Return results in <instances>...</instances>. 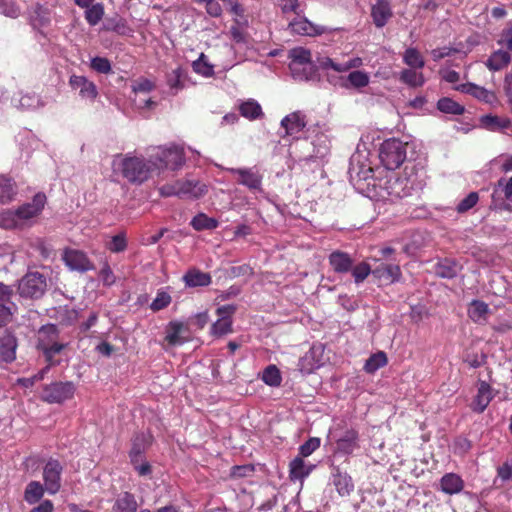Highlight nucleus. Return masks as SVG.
I'll return each mask as SVG.
<instances>
[{
  "label": "nucleus",
  "instance_id": "nucleus-1",
  "mask_svg": "<svg viewBox=\"0 0 512 512\" xmlns=\"http://www.w3.org/2000/svg\"><path fill=\"white\" fill-rule=\"evenodd\" d=\"M152 163L151 157L150 160L146 161L144 158L136 156H125L121 158L119 167L123 177L130 183L141 184L149 178L154 168Z\"/></svg>",
  "mask_w": 512,
  "mask_h": 512
},
{
  "label": "nucleus",
  "instance_id": "nucleus-2",
  "mask_svg": "<svg viewBox=\"0 0 512 512\" xmlns=\"http://www.w3.org/2000/svg\"><path fill=\"white\" fill-rule=\"evenodd\" d=\"M407 143L398 139L385 140L380 147L379 157L388 170L397 169L406 159Z\"/></svg>",
  "mask_w": 512,
  "mask_h": 512
},
{
  "label": "nucleus",
  "instance_id": "nucleus-3",
  "mask_svg": "<svg viewBox=\"0 0 512 512\" xmlns=\"http://www.w3.org/2000/svg\"><path fill=\"white\" fill-rule=\"evenodd\" d=\"M47 279L40 272H28L19 281L18 292L21 297L40 299L47 291Z\"/></svg>",
  "mask_w": 512,
  "mask_h": 512
},
{
  "label": "nucleus",
  "instance_id": "nucleus-4",
  "mask_svg": "<svg viewBox=\"0 0 512 512\" xmlns=\"http://www.w3.org/2000/svg\"><path fill=\"white\" fill-rule=\"evenodd\" d=\"M154 168L178 169L185 162L184 149L178 146L158 148L156 153L151 155Z\"/></svg>",
  "mask_w": 512,
  "mask_h": 512
},
{
  "label": "nucleus",
  "instance_id": "nucleus-5",
  "mask_svg": "<svg viewBox=\"0 0 512 512\" xmlns=\"http://www.w3.org/2000/svg\"><path fill=\"white\" fill-rule=\"evenodd\" d=\"M75 393L73 382H54L46 385L43 390L42 398L48 403H62L71 399Z\"/></svg>",
  "mask_w": 512,
  "mask_h": 512
},
{
  "label": "nucleus",
  "instance_id": "nucleus-6",
  "mask_svg": "<svg viewBox=\"0 0 512 512\" xmlns=\"http://www.w3.org/2000/svg\"><path fill=\"white\" fill-rule=\"evenodd\" d=\"M45 202L46 196L38 193L34 196L31 203H26L15 210L21 228L29 225L30 220L40 214L44 208Z\"/></svg>",
  "mask_w": 512,
  "mask_h": 512
},
{
  "label": "nucleus",
  "instance_id": "nucleus-7",
  "mask_svg": "<svg viewBox=\"0 0 512 512\" xmlns=\"http://www.w3.org/2000/svg\"><path fill=\"white\" fill-rule=\"evenodd\" d=\"M61 464L54 459H50L43 470V479L45 489L50 494H55L61 487Z\"/></svg>",
  "mask_w": 512,
  "mask_h": 512
},
{
  "label": "nucleus",
  "instance_id": "nucleus-8",
  "mask_svg": "<svg viewBox=\"0 0 512 512\" xmlns=\"http://www.w3.org/2000/svg\"><path fill=\"white\" fill-rule=\"evenodd\" d=\"M385 189L391 200L402 199L411 194L412 185L407 177H391L386 181Z\"/></svg>",
  "mask_w": 512,
  "mask_h": 512
},
{
  "label": "nucleus",
  "instance_id": "nucleus-9",
  "mask_svg": "<svg viewBox=\"0 0 512 512\" xmlns=\"http://www.w3.org/2000/svg\"><path fill=\"white\" fill-rule=\"evenodd\" d=\"M229 171L238 176V183L250 190L261 191L262 175L252 168H231Z\"/></svg>",
  "mask_w": 512,
  "mask_h": 512
},
{
  "label": "nucleus",
  "instance_id": "nucleus-10",
  "mask_svg": "<svg viewBox=\"0 0 512 512\" xmlns=\"http://www.w3.org/2000/svg\"><path fill=\"white\" fill-rule=\"evenodd\" d=\"M63 260L71 270L83 273L94 269L86 254L79 250H66L63 254Z\"/></svg>",
  "mask_w": 512,
  "mask_h": 512
},
{
  "label": "nucleus",
  "instance_id": "nucleus-11",
  "mask_svg": "<svg viewBox=\"0 0 512 512\" xmlns=\"http://www.w3.org/2000/svg\"><path fill=\"white\" fill-rule=\"evenodd\" d=\"M392 16L393 12L389 0H377L371 7V17L377 28L384 27Z\"/></svg>",
  "mask_w": 512,
  "mask_h": 512
},
{
  "label": "nucleus",
  "instance_id": "nucleus-12",
  "mask_svg": "<svg viewBox=\"0 0 512 512\" xmlns=\"http://www.w3.org/2000/svg\"><path fill=\"white\" fill-rule=\"evenodd\" d=\"M177 186L178 197L181 198H199L207 192V187L197 180H179Z\"/></svg>",
  "mask_w": 512,
  "mask_h": 512
},
{
  "label": "nucleus",
  "instance_id": "nucleus-13",
  "mask_svg": "<svg viewBox=\"0 0 512 512\" xmlns=\"http://www.w3.org/2000/svg\"><path fill=\"white\" fill-rule=\"evenodd\" d=\"M456 90L465 94H469L472 97L486 104H493L494 102H496L497 99L494 92L487 90L484 87L478 86L474 83H465L458 85L456 87Z\"/></svg>",
  "mask_w": 512,
  "mask_h": 512
},
{
  "label": "nucleus",
  "instance_id": "nucleus-14",
  "mask_svg": "<svg viewBox=\"0 0 512 512\" xmlns=\"http://www.w3.org/2000/svg\"><path fill=\"white\" fill-rule=\"evenodd\" d=\"M289 29L292 33L304 35V36H315L321 35L326 32V28L323 26H317L308 21L306 18H297L289 23Z\"/></svg>",
  "mask_w": 512,
  "mask_h": 512
},
{
  "label": "nucleus",
  "instance_id": "nucleus-15",
  "mask_svg": "<svg viewBox=\"0 0 512 512\" xmlns=\"http://www.w3.org/2000/svg\"><path fill=\"white\" fill-rule=\"evenodd\" d=\"M69 84L73 89L79 90L82 98L94 100L98 95L96 85L84 76L72 75Z\"/></svg>",
  "mask_w": 512,
  "mask_h": 512
},
{
  "label": "nucleus",
  "instance_id": "nucleus-16",
  "mask_svg": "<svg viewBox=\"0 0 512 512\" xmlns=\"http://www.w3.org/2000/svg\"><path fill=\"white\" fill-rule=\"evenodd\" d=\"M12 294L13 290L9 286L0 283V327L6 325L11 320Z\"/></svg>",
  "mask_w": 512,
  "mask_h": 512
},
{
  "label": "nucleus",
  "instance_id": "nucleus-17",
  "mask_svg": "<svg viewBox=\"0 0 512 512\" xmlns=\"http://www.w3.org/2000/svg\"><path fill=\"white\" fill-rule=\"evenodd\" d=\"M332 482L340 495H348L353 490L351 477L340 469L339 466L331 465Z\"/></svg>",
  "mask_w": 512,
  "mask_h": 512
},
{
  "label": "nucleus",
  "instance_id": "nucleus-18",
  "mask_svg": "<svg viewBox=\"0 0 512 512\" xmlns=\"http://www.w3.org/2000/svg\"><path fill=\"white\" fill-rule=\"evenodd\" d=\"M372 275L381 282L393 283L399 280L401 271L398 265L380 263L373 269Z\"/></svg>",
  "mask_w": 512,
  "mask_h": 512
},
{
  "label": "nucleus",
  "instance_id": "nucleus-19",
  "mask_svg": "<svg viewBox=\"0 0 512 512\" xmlns=\"http://www.w3.org/2000/svg\"><path fill=\"white\" fill-rule=\"evenodd\" d=\"M492 398L490 385L485 381L480 382L477 394L471 404L472 410L477 413H482L487 408Z\"/></svg>",
  "mask_w": 512,
  "mask_h": 512
},
{
  "label": "nucleus",
  "instance_id": "nucleus-20",
  "mask_svg": "<svg viewBox=\"0 0 512 512\" xmlns=\"http://www.w3.org/2000/svg\"><path fill=\"white\" fill-rule=\"evenodd\" d=\"M328 259L333 271L340 274L350 272L354 264L348 253L339 250L333 251Z\"/></svg>",
  "mask_w": 512,
  "mask_h": 512
},
{
  "label": "nucleus",
  "instance_id": "nucleus-21",
  "mask_svg": "<svg viewBox=\"0 0 512 512\" xmlns=\"http://www.w3.org/2000/svg\"><path fill=\"white\" fill-rule=\"evenodd\" d=\"M138 503L130 492H121L115 498L111 512H137Z\"/></svg>",
  "mask_w": 512,
  "mask_h": 512
},
{
  "label": "nucleus",
  "instance_id": "nucleus-22",
  "mask_svg": "<svg viewBox=\"0 0 512 512\" xmlns=\"http://www.w3.org/2000/svg\"><path fill=\"white\" fill-rule=\"evenodd\" d=\"M17 347L15 337L7 332L0 333V355L6 362H12L15 359V350Z\"/></svg>",
  "mask_w": 512,
  "mask_h": 512
},
{
  "label": "nucleus",
  "instance_id": "nucleus-23",
  "mask_svg": "<svg viewBox=\"0 0 512 512\" xmlns=\"http://www.w3.org/2000/svg\"><path fill=\"white\" fill-rule=\"evenodd\" d=\"M480 124L483 128L493 132L509 129L512 125L511 120L509 118L499 117L491 114L481 116Z\"/></svg>",
  "mask_w": 512,
  "mask_h": 512
},
{
  "label": "nucleus",
  "instance_id": "nucleus-24",
  "mask_svg": "<svg viewBox=\"0 0 512 512\" xmlns=\"http://www.w3.org/2000/svg\"><path fill=\"white\" fill-rule=\"evenodd\" d=\"M281 126L285 129L286 135L293 136L302 131L306 123L299 112H294L282 119Z\"/></svg>",
  "mask_w": 512,
  "mask_h": 512
},
{
  "label": "nucleus",
  "instance_id": "nucleus-25",
  "mask_svg": "<svg viewBox=\"0 0 512 512\" xmlns=\"http://www.w3.org/2000/svg\"><path fill=\"white\" fill-rule=\"evenodd\" d=\"M290 57L292 59L289 68L292 75H300V68L305 63L311 62V53L309 50L304 48H294L290 51Z\"/></svg>",
  "mask_w": 512,
  "mask_h": 512
},
{
  "label": "nucleus",
  "instance_id": "nucleus-26",
  "mask_svg": "<svg viewBox=\"0 0 512 512\" xmlns=\"http://www.w3.org/2000/svg\"><path fill=\"white\" fill-rule=\"evenodd\" d=\"M489 313V306L480 300H473L468 308V315L470 319L478 324L485 323Z\"/></svg>",
  "mask_w": 512,
  "mask_h": 512
},
{
  "label": "nucleus",
  "instance_id": "nucleus-27",
  "mask_svg": "<svg viewBox=\"0 0 512 512\" xmlns=\"http://www.w3.org/2000/svg\"><path fill=\"white\" fill-rule=\"evenodd\" d=\"M183 280L186 286L203 287L208 286L212 279L209 273H205L197 269H191L183 276Z\"/></svg>",
  "mask_w": 512,
  "mask_h": 512
},
{
  "label": "nucleus",
  "instance_id": "nucleus-28",
  "mask_svg": "<svg viewBox=\"0 0 512 512\" xmlns=\"http://www.w3.org/2000/svg\"><path fill=\"white\" fill-rule=\"evenodd\" d=\"M358 434L355 430H347L337 440V451L344 454H351L358 447Z\"/></svg>",
  "mask_w": 512,
  "mask_h": 512
},
{
  "label": "nucleus",
  "instance_id": "nucleus-29",
  "mask_svg": "<svg viewBox=\"0 0 512 512\" xmlns=\"http://www.w3.org/2000/svg\"><path fill=\"white\" fill-rule=\"evenodd\" d=\"M441 489L447 494L459 493L463 489L462 479L454 474L448 473L441 478Z\"/></svg>",
  "mask_w": 512,
  "mask_h": 512
},
{
  "label": "nucleus",
  "instance_id": "nucleus-30",
  "mask_svg": "<svg viewBox=\"0 0 512 512\" xmlns=\"http://www.w3.org/2000/svg\"><path fill=\"white\" fill-rule=\"evenodd\" d=\"M510 60L511 57L507 51L498 50L488 58L486 66L492 71H498L507 66Z\"/></svg>",
  "mask_w": 512,
  "mask_h": 512
},
{
  "label": "nucleus",
  "instance_id": "nucleus-31",
  "mask_svg": "<svg viewBox=\"0 0 512 512\" xmlns=\"http://www.w3.org/2000/svg\"><path fill=\"white\" fill-rule=\"evenodd\" d=\"M59 330L55 324L44 325L39 329L37 348L45 344L57 341Z\"/></svg>",
  "mask_w": 512,
  "mask_h": 512
},
{
  "label": "nucleus",
  "instance_id": "nucleus-32",
  "mask_svg": "<svg viewBox=\"0 0 512 512\" xmlns=\"http://www.w3.org/2000/svg\"><path fill=\"white\" fill-rule=\"evenodd\" d=\"M243 117L255 120L263 116L262 108L259 103L253 99L243 102L239 107Z\"/></svg>",
  "mask_w": 512,
  "mask_h": 512
},
{
  "label": "nucleus",
  "instance_id": "nucleus-33",
  "mask_svg": "<svg viewBox=\"0 0 512 512\" xmlns=\"http://www.w3.org/2000/svg\"><path fill=\"white\" fill-rule=\"evenodd\" d=\"M399 80L411 87H420L425 82L423 74L414 68L402 70Z\"/></svg>",
  "mask_w": 512,
  "mask_h": 512
},
{
  "label": "nucleus",
  "instance_id": "nucleus-34",
  "mask_svg": "<svg viewBox=\"0 0 512 512\" xmlns=\"http://www.w3.org/2000/svg\"><path fill=\"white\" fill-rule=\"evenodd\" d=\"M44 494V487L40 482L31 481L24 492V499L29 504H34L38 502Z\"/></svg>",
  "mask_w": 512,
  "mask_h": 512
},
{
  "label": "nucleus",
  "instance_id": "nucleus-35",
  "mask_svg": "<svg viewBox=\"0 0 512 512\" xmlns=\"http://www.w3.org/2000/svg\"><path fill=\"white\" fill-rule=\"evenodd\" d=\"M16 194L14 183L4 176H0V203L10 202Z\"/></svg>",
  "mask_w": 512,
  "mask_h": 512
},
{
  "label": "nucleus",
  "instance_id": "nucleus-36",
  "mask_svg": "<svg viewBox=\"0 0 512 512\" xmlns=\"http://www.w3.org/2000/svg\"><path fill=\"white\" fill-rule=\"evenodd\" d=\"M403 61L406 65L414 69H421L425 65V61L416 48H408L404 52Z\"/></svg>",
  "mask_w": 512,
  "mask_h": 512
},
{
  "label": "nucleus",
  "instance_id": "nucleus-37",
  "mask_svg": "<svg viewBox=\"0 0 512 512\" xmlns=\"http://www.w3.org/2000/svg\"><path fill=\"white\" fill-rule=\"evenodd\" d=\"M191 225L197 231L212 230L218 226V221L200 213L192 219Z\"/></svg>",
  "mask_w": 512,
  "mask_h": 512
},
{
  "label": "nucleus",
  "instance_id": "nucleus-38",
  "mask_svg": "<svg viewBox=\"0 0 512 512\" xmlns=\"http://www.w3.org/2000/svg\"><path fill=\"white\" fill-rule=\"evenodd\" d=\"M184 329V325L180 322L172 321L168 325L167 335L165 340L170 345H178L184 342L183 338L180 336L181 332Z\"/></svg>",
  "mask_w": 512,
  "mask_h": 512
},
{
  "label": "nucleus",
  "instance_id": "nucleus-39",
  "mask_svg": "<svg viewBox=\"0 0 512 512\" xmlns=\"http://www.w3.org/2000/svg\"><path fill=\"white\" fill-rule=\"evenodd\" d=\"M247 26V20H234V25L231 26L229 30V35L231 39L236 43H245L247 40V32L245 31V27Z\"/></svg>",
  "mask_w": 512,
  "mask_h": 512
},
{
  "label": "nucleus",
  "instance_id": "nucleus-40",
  "mask_svg": "<svg viewBox=\"0 0 512 512\" xmlns=\"http://www.w3.org/2000/svg\"><path fill=\"white\" fill-rule=\"evenodd\" d=\"M435 273L442 278H453L458 273V265L453 261L445 259L436 265Z\"/></svg>",
  "mask_w": 512,
  "mask_h": 512
},
{
  "label": "nucleus",
  "instance_id": "nucleus-41",
  "mask_svg": "<svg viewBox=\"0 0 512 512\" xmlns=\"http://www.w3.org/2000/svg\"><path fill=\"white\" fill-rule=\"evenodd\" d=\"M437 108L447 114L461 115L464 112L462 105L447 97L439 99Z\"/></svg>",
  "mask_w": 512,
  "mask_h": 512
},
{
  "label": "nucleus",
  "instance_id": "nucleus-42",
  "mask_svg": "<svg viewBox=\"0 0 512 512\" xmlns=\"http://www.w3.org/2000/svg\"><path fill=\"white\" fill-rule=\"evenodd\" d=\"M65 344L58 343L57 341L51 342L49 344H45L43 346L38 347L41 350L48 362L49 366L55 365L57 362L53 360V357L56 354H59L64 348Z\"/></svg>",
  "mask_w": 512,
  "mask_h": 512
},
{
  "label": "nucleus",
  "instance_id": "nucleus-43",
  "mask_svg": "<svg viewBox=\"0 0 512 512\" xmlns=\"http://www.w3.org/2000/svg\"><path fill=\"white\" fill-rule=\"evenodd\" d=\"M387 364V356L384 352L380 351L371 355L364 366V369L368 373H374L379 368Z\"/></svg>",
  "mask_w": 512,
  "mask_h": 512
},
{
  "label": "nucleus",
  "instance_id": "nucleus-44",
  "mask_svg": "<svg viewBox=\"0 0 512 512\" xmlns=\"http://www.w3.org/2000/svg\"><path fill=\"white\" fill-rule=\"evenodd\" d=\"M104 15V6L101 3H96L94 5L86 8L85 11V19L91 26L97 25Z\"/></svg>",
  "mask_w": 512,
  "mask_h": 512
},
{
  "label": "nucleus",
  "instance_id": "nucleus-45",
  "mask_svg": "<svg viewBox=\"0 0 512 512\" xmlns=\"http://www.w3.org/2000/svg\"><path fill=\"white\" fill-rule=\"evenodd\" d=\"M15 211L6 210L0 213V227L5 229H22Z\"/></svg>",
  "mask_w": 512,
  "mask_h": 512
},
{
  "label": "nucleus",
  "instance_id": "nucleus-46",
  "mask_svg": "<svg viewBox=\"0 0 512 512\" xmlns=\"http://www.w3.org/2000/svg\"><path fill=\"white\" fill-rule=\"evenodd\" d=\"M347 81L353 88H363L369 84V75L364 71L356 70L349 73Z\"/></svg>",
  "mask_w": 512,
  "mask_h": 512
},
{
  "label": "nucleus",
  "instance_id": "nucleus-47",
  "mask_svg": "<svg viewBox=\"0 0 512 512\" xmlns=\"http://www.w3.org/2000/svg\"><path fill=\"white\" fill-rule=\"evenodd\" d=\"M184 71L178 67L167 75V84L175 93L184 87Z\"/></svg>",
  "mask_w": 512,
  "mask_h": 512
},
{
  "label": "nucleus",
  "instance_id": "nucleus-48",
  "mask_svg": "<svg viewBox=\"0 0 512 512\" xmlns=\"http://www.w3.org/2000/svg\"><path fill=\"white\" fill-rule=\"evenodd\" d=\"M262 380L269 386H279L281 383L279 369L275 365H269L263 371Z\"/></svg>",
  "mask_w": 512,
  "mask_h": 512
},
{
  "label": "nucleus",
  "instance_id": "nucleus-49",
  "mask_svg": "<svg viewBox=\"0 0 512 512\" xmlns=\"http://www.w3.org/2000/svg\"><path fill=\"white\" fill-rule=\"evenodd\" d=\"M303 457H296L290 463V477L291 479H302L307 476L309 471L305 468Z\"/></svg>",
  "mask_w": 512,
  "mask_h": 512
},
{
  "label": "nucleus",
  "instance_id": "nucleus-50",
  "mask_svg": "<svg viewBox=\"0 0 512 512\" xmlns=\"http://www.w3.org/2000/svg\"><path fill=\"white\" fill-rule=\"evenodd\" d=\"M350 271L352 273L355 283L359 284L363 282L368 277L369 274H372L373 269H371L369 264L361 262L355 266L353 265Z\"/></svg>",
  "mask_w": 512,
  "mask_h": 512
},
{
  "label": "nucleus",
  "instance_id": "nucleus-51",
  "mask_svg": "<svg viewBox=\"0 0 512 512\" xmlns=\"http://www.w3.org/2000/svg\"><path fill=\"white\" fill-rule=\"evenodd\" d=\"M232 331L231 318H220L211 327V333L215 336H223Z\"/></svg>",
  "mask_w": 512,
  "mask_h": 512
},
{
  "label": "nucleus",
  "instance_id": "nucleus-52",
  "mask_svg": "<svg viewBox=\"0 0 512 512\" xmlns=\"http://www.w3.org/2000/svg\"><path fill=\"white\" fill-rule=\"evenodd\" d=\"M144 435L135 437L133 446L130 451V459L132 464L140 463L142 460V453L144 451Z\"/></svg>",
  "mask_w": 512,
  "mask_h": 512
},
{
  "label": "nucleus",
  "instance_id": "nucleus-53",
  "mask_svg": "<svg viewBox=\"0 0 512 512\" xmlns=\"http://www.w3.org/2000/svg\"><path fill=\"white\" fill-rule=\"evenodd\" d=\"M171 303V296L165 291H158L156 298L150 305L152 311L157 312L166 308Z\"/></svg>",
  "mask_w": 512,
  "mask_h": 512
},
{
  "label": "nucleus",
  "instance_id": "nucleus-54",
  "mask_svg": "<svg viewBox=\"0 0 512 512\" xmlns=\"http://www.w3.org/2000/svg\"><path fill=\"white\" fill-rule=\"evenodd\" d=\"M193 69L196 73L201 74L205 77H209L213 74V66L205 61V55L202 53L198 60L193 62Z\"/></svg>",
  "mask_w": 512,
  "mask_h": 512
},
{
  "label": "nucleus",
  "instance_id": "nucleus-55",
  "mask_svg": "<svg viewBox=\"0 0 512 512\" xmlns=\"http://www.w3.org/2000/svg\"><path fill=\"white\" fill-rule=\"evenodd\" d=\"M479 200V196L477 192H470L464 199H462L458 206L457 211L459 213H464L473 208Z\"/></svg>",
  "mask_w": 512,
  "mask_h": 512
},
{
  "label": "nucleus",
  "instance_id": "nucleus-56",
  "mask_svg": "<svg viewBox=\"0 0 512 512\" xmlns=\"http://www.w3.org/2000/svg\"><path fill=\"white\" fill-rule=\"evenodd\" d=\"M91 68L98 73L108 74L111 72V64L107 58L94 57L91 60Z\"/></svg>",
  "mask_w": 512,
  "mask_h": 512
},
{
  "label": "nucleus",
  "instance_id": "nucleus-57",
  "mask_svg": "<svg viewBox=\"0 0 512 512\" xmlns=\"http://www.w3.org/2000/svg\"><path fill=\"white\" fill-rule=\"evenodd\" d=\"M320 446V439L313 437L308 439L305 443H303L299 448V453L301 457L310 456L316 449Z\"/></svg>",
  "mask_w": 512,
  "mask_h": 512
},
{
  "label": "nucleus",
  "instance_id": "nucleus-58",
  "mask_svg": "<svg viewBox=\"0 0 512 512\" xmlns=\"http://www.w3.org/2000/svg\"><path fill=\"white\" fill-rule=\"evenodd\" d=\"M296 80H314L317 76L315 67L310 63H305L300 68V75H292Z\"/></svg>",
  "mask_w": 512,
  "mask_h": 512
},
{
  "label": "nucleus",
  "instance_id": "nucleus-59",
  "mask_svg": "<svg viewBox=\"0 0 512 512\" xmlns=\"http://www.w3.org/2000/svg\"><path fill=\"white\" fill-rule=\"evenodd\" d=\"M126 247L127 242L123 234H117L113 236L108 244V249L114 253L122 252L126 249Z\"/></svg>",
  "mask_w": 512,
  "mask_h": 512
},
{
  "label": "nucleus",
  "instance_id": "nucleus-60",
  "mask_svg": "<svg viewBox=\"0 0 512 512\" xmlns=\"http://www.w3.org/2000/svg\"><path fill=\"white\" fill-rule=\"evenodd\" d=\"M60 321L65 325L74 323L78 318V313L75 309H69L67 307L61 308L58 311Z\"/></svg>",
  "mask_w": 512,
  "mask_h": 512
},
{
  "label": "nucleus",
  "instance_id": "nucleus-61",
  "mask_svg": "<svg viewBox=\"0 0 512 512\" xmlns=\"http://www.w3.org/2000/svg\"><path fill=\"white\" fill-rule=\"evenodd\" d=\"M155 85L148 79H140L133 86L134 93L137 94H146L154 89Z\"/></svg>",
  "mask_w": 512,
  "mask_h": 512
},
{
  "label": "nucleus",
  "instance_id": "nucleus-62",
  "mask_svg": "<svg viewBox=\"0 0 512 512\" xmlns=\"http://www.w3.org/2000/svg\"><path fill=\"white\" fill-rule=\"evenodd\" d=\"M497 475L502 481L512 480V460L497 468Z\"/></svg>",
  "mask_w": 512,
  "mask_h": 512
},
{
  "label": "nucleus",
  "instance_id": "nucleus-63",
  "mask_svg": "<svg viewBox=\"0 0 512 512\" xmlns=\"http://www.w3.org/2000/svg\"><path fill=\"white\" fill-rule=\"evenodd\" d=\"M100 277L105 285H112L115 283V276L110 266L107 263H104L103 267L100 270Z\"/></svg>",
  "mask_w": 512,
  "mask_h": 512
},
{
  "label": "nucleus",
  "instance_id": "nucleus-64",
  "mask_svg": "<svg viewBox=\"0 0 512 512\" xmlns=\"http://www.w3.org/2000/svg\"><path fill=\"white\" fill-rule=\"evenodd\" d=\"M497 185L503 188L505 198L512 202V177L508 180L501 178Z\"/></svg>",
  "mask_w": 512,
  "mask_h": 512
}]
</instances>
